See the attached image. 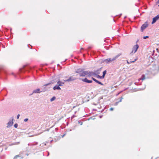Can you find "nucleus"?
Masks as SVG:
<instances>
[{"label": "nucleus", "instance_id": "f257e3e1", "mask_svg": "<svg viewBox=\"0 0 159 159\" xmlns=\"http://www.w3.org/2000/svg\"><path fill=\"white\" fill-rule=\"evenodd\" d=\"M86 75H87L88 77H91L93 75H96V72L92 71H83L80 74V76H84Z\"/></svg>", "mask_w": 159, "mask_h": 159}, {"label": "nucleus", "instance_id": "f03ea898", "mask_svg": "<svg viewBox=\"0 0 159 159\" xmlns=\"http://www.w3.org/2000/svg\"><path fill=\"white\" fill-rule=\"evenodd\" d=\"M13 120L14 119L13 117L11 118V119L9 120V122L7 123V128H9L12 126L13 124Z\"/></svg>", "mask_w": 159, "mask_h": 159}, {"label": "nucleus", "instance_id": "7ed1b4c3", "mask_svg": "<svg viewBox=\"0 0 159 159\" xmlns=\"http://www.w3.org/2000/svg\"><path fill=\"white\" fill-rule=\"evenodd\" d=\"M139 48V46L138 44H137L134 45L132 48V51L131 53H135Z\"/></svg>", "mask_w": 159, "mask_h": 159}, {"label": "nucleus", "instance_id": "20e7f679", "mask_svg": "<svg viewBox=\"0 0 159 159\" xmlns=\"http://www.w3.org/2000/svg\"><path fill=\"white\" fill-rule=\"evenodd\" d=\"M148 26V24L147 22H145L143 24L141 28V30L142 32H143V30Z\"/></svg>", "mask_w": 159, "mask_h": 159}, {"label": "nucleus", "instance_id": "39448f33", "mask_svg": "<svg viewBox=\"0 0 159 159\" xmlns=\"http://www.w3.org/2000/svg\"><path fill=\"white\" fill-rule=\"evenodd\" d=\"M76 79L75 78H74L72 76H70L67 80H64V81L66 82H70V81H74Z\"/></svg>", "mask_w": 159, "mask_h": 159}, {"label": "nucleus", "instance_id": "423d86ee", "mask_svg": "<svg viewBox=\"0 0 159 159\" xmlns=\"http://www.w3.org/2000/svg\"><path fill=\"white\" fill-rule=\"evenodd\" d=\"M159 19V14L153 18L152 24L154 23Z\"/></svg>", "mask_w": 159, "mask_h": 159}, {"label": "nucleus", "instance_id": "0eeeda50", "mask_svg": "<svg viewBox=\"0 0 159 159\" xmlns=\"http://www.w3.org/2000/svg\"><path fill=\"white\" fill-rule=\"evenodd\" d=\"M121 54V53H120L118 55H116L115 57H113L112 58H111V62L114 61L116 59H117L119 56H120Z\"/></svg>", "mask_w": 159, "mask_h": 159}, {"label": "nucleus", "instance_id": "6e6552de", "mask_svg": "<svg viewBox=\"0 0 159 159\" xmlns=\"http://www.w3.org/2000/svg\"><path fill=\"white\" fill-rule=\"evenodd\" d=\"M102 62H103L105 63L106 64L110 63L111 62V58H108L107 59H104L103 60Z\"/></svg>", "mask_w": 159, "mask_h": 159}, {"label": "nucleus", "instance_id": "1a4fd4ad", "mask_svg": "<svg viewBox=\"0 0 159 159\" xmlns=\"http://www.w3.org/2000/svg\"><path fill=\"white\" fill-rule=\"evenodd\" d=\"M57 84L59 86H62L64 85V82L60 80H59L57 82Z\"/></svg>", "mask_w": 159, "mask_h": 159}, {"label": "nucleus", "instance_id": "9d476101", "mask_svg": "<svg viewBox=\"0 0 159 159\" xmlns=\"http://www.w3.org/2000/svg\"><path fill=\"white\" fill-rule=\"evenodd\" d=\"M43 92V91H40L39 89H38L33 91V93H38Z\"/></svg>", "mask_w": 159, "mask_h": 159}, {"label": "nucleus", "instance_id": "9b49d317", "mask_svg": "<svg viewBox=\"0 0 159 159\" xmlns=\"http://www.w3.org/2000/svg\"><path fill=\"white\" fill-rule=\"evenodd\" d=\"M82 81L83 82L89 83H92V81L91 80H88V79L86 78H85L84 79L82 80Z\"/></svg>", "mask_w": 159, "mask_h": 159}, {"label": "nucleus", "instance_id": "f8f14e48", "mask_svg": "<svg viewBox=\"0 0 159 159\" xmlns=\"http://www.w3.org/2000/svg\"><path fill=\"white\" fill-rule=\"evenodd\" d=\"M92 79L94 81H95L97 83L99 84H100L101 85H103V84L101 82L98 81V80H96L93 77H92Z\"/></svg>", "mask_w": 159, "mask_h": 159}, {"label": "nucleus", "instance_id": "ddd939ff", "mask_svg": "<svg viewBox=\"0 0 159 159\" xmlns=\"http://www.w3.org/2000/svg\"><path fill=\"white\" fill-rule=\"evenodd\" d=\"M82 70V69H78L75 71V72L76 73H79L80 75V74L83 72Z\"/></svg>", "mask_w": 159, "mask_h": 159}, {"label": "nucleus", "instance_id": "4468645a", "mask_svg": "<svg viewBox=\"0 0 159 159\" xmlns=\"http://www.w3.org/2000/svg\"><path fill=\"white\" fill-rule=\"evenodd\" d=\"M58 85H56L53 88V89L54 90H55L56 89L57 90H61V89L60 87Z\"/></svg>", "mask_w": 159, "mask_h": 159}, {"label": "nucleus", "instance_id": "2eb2a0df", "mask_svg": "<svg viewBox=\"0 0 159 159\" xmlns=\"http://www.w3.org/2000/svg\"><path fill=\"white\" fill-rule=\"evenodd\" d=\"M145 79V75H142L141 77L138 80V81H139L140 80H143Z\"/></svg>", "mask_w": 159, "mask_h": 159}, {"label": "nucleus", "instance_id": "dca6fc26", "mask_svg": "<svg viewBox=\"0 0 159 159\" xmlns=\"http://www.w3.org/2000/svg\"><path fill=\"white\" fill-rule=\"evenodd\" d=\"M136 60H137V59H135L134 60V61H129L128 60H126V61H127V63L128 64H129L131 63H133V62H134Z\"/></svg>", "mask_w": 159, "mask_h": 159}, {"label": "nucleus", "instance_id": "f3484780", "mask_svg": "<svg viewBox=\"0 0 159 159\" xmlns=\"http://www.w3.org/2000/svg\"><path fill=\"white\" fill-rule=\"evenodd\" d=\"M107 73V71L106 70H105L103 72V75H102V78H104L105 75Z\"/></svg>", "mask_w": 159, "mask_h": 159}, {"label": "nucleus", "instance_id": "a211bd4d", "mask_svg": "<svg viewBox=\"0 0 159 159\" xmlns=\"http://www.w3.org/2000/svg\"><path fill=\"white\" fill-rule=\"evenodd\" d=\"M100 71H101L100 69H99L96 71H95L94 72H96V74H98L100 73Z\"/></svg>", "mask_w": 159, "mask_h": 159}, {"label": "nucleus", "instance_id": "6ab92c4d", "mask_svg": "<svg viewBox=\"0 0 159 159\" xmlns=\"http://www.w3.org/2000/svg\"><path fill=\"white\" fill-rule=\"evenodd\" d=\"M95 75L98 78H100L101 79H103V78H102V76H100L98 74H96V75Z\"/></svg>", "mask_w": 159, "mask_h": 159}, {"label": "nucleus", "instance_id": "aec40b11", "mask_svg": "<svg viewBox=\"0 0 159 159\" xmlns=\"http://www.w3.org/2000/svg\"><path fill=\"white\" fill-rule=\"evenodd\" d=\"M56 97L55 96L52 97V98L50 99V101L51 102H52L56 99Z\"/></svg>", "mask_w": 159, "mask_h": 159}, {"label": "nucleus", "instance_id": "412c9836", "mask_svg": "<svg viewBox=\"0 0 159 159\" xmlns=\"http://www.w3.org/2000/svg\"><path fill=\"white\" fill-rule=\"evenodd\" d=\"M19 157V155H17L16 156H15V157H14V158L13 159H17V157Z\"/></svg>", "mask_w": 159, "mask_h": 159}, {"label": "nucleus", "instance_id": "4be33fe9", "mask_svg": "<svg viewBox=\"0 0 159 159\" xmlns=\"http://www.w3.org/2000/svg\"><path fill=\"white\" fill-rule=\"evenodd\" d=\"M149 38V36H144L143 37V39H147V38Z\"/></svg>", "mask_w": 159, "mask_h": 159}, {"label": "nucleus", "instance_id": "5701e85b", "mask_svg": "<svg viewBox=\"0 0 159 159\" xmlns=\"http://www.w3.org/2000/svg\"><path fill=\"white\" fill-rule=\"evenodd\" d=\"M51 84V83H49L48 84H44L43 86H46L48 85H49Z\"/></svg>", "mask_w": 159, "mask_h": 159}, {"label": "nucleus", "instance_id": "b1692460", "mask_svg": "<svg viewBox=\"0 0 159 159\" xmlns=\"http://www.w3.org/2000/svg\"><path fill=\"white\" fill-rule=\"evenodd\" d=\"M18 124H16L14 125V127L16 128H17L18 127Z\"/></svg>", "mask_w": 159, "mask_h": 159}, {"label": "nucleus", "instance_id": "393cba45", "mask_svg": "<svg viewBox=\"0 0 159 159\" xmlns=\"http://www.w3.org/2000/svg\"><path fill=\"white\" fill-rule=\"evenodd\" d=\"M78 122H79V124H80V125H82V124H83V122H82V121H78Z\"/></svg>", "mask_w": 159, "mask_h": 159}, {"label": "nucleus", "instance_id": "a878e982", "mask_svg": "<svg viewBox=\"0 0 159 159\" xmlns=\"http://www.w3.org/2000/svg\"><path fill=\"white\" fill-rule=\"evenodd\" d=\"M118 103H119V102H115V103L114 104V106H116V105H118Z\"/></svg>", "mask_w": 159, "mask_h": 159}, {"label": "nucleus", "instance_id": "bb28decb", "mask_svg": "<svg viewBox=\"0 0 159 159\" xmlns=\"http://www.w3.org/2000/svg\"><path fill=\"white\" fill-rule=\"evenodd\" d=\"M123 99V98L121 97V98H120V101H119L118 102L119 103V102H121V101H122V99Z\"/></svg>", "mask_w": 159, "mask_h": 159}, {"label": "nucleus", "instance_id": "cd10ccee", "mask_svg": "<svg viewBox=\"0 0 159 159\" xmlns=\"http://www.w3.org/2000/svg\"><path fill=\"white\" fill-rule=\"evenodd\" d=\"M145 86L144 88H140L139 89V90H143L144 89H145Z\"/></svg>", "mask_w": 159, "mask_h": 159}, {"label": "nucleus", "instance_id": "c85d7f7f", "mask_svg": "<svg viewBox=\"0 0 159 159\" xmlns=\"http://www.w3.org/2000/svg\"><path fill=\"white\" fill-rule=\"evenodd\" d=\"M46 145V143H42L41 145L42 146H44L45 145Z\"/></svg>", "mask_w": 159, "mask_h": 159}, {"label": "nucleus", "instance_id": "c756f323", "mask_svg": "<svg viewBox=\"0 0 159 159\" xmlns=\"http://www.w3.org/2000/svg\"><path fill=\"white\" fill-rule=\"evenodd\" d=\"M28 120V118H25L24 119V121L25 122H26Z\"/></svg>", "mask_w": 159, "mask_h": 159}, {"label": "nucleus", "instance_id": "7c9ffc66", "mask_svg": "<svg viewBox=\"0 0 159 159\" xmlns=\"http://www.w3.org/2000/svg\"><path fill=\"white\" fill-rule=\"evenodd\" d=\"M157 70H156L155 71V72H158V70L159 69V68H158V67H157Z\"/></svg>", "mask_w": 159, "mask_h": 159}, {"label": "nucleus", "instance_id": "2f4dec72", "mask_svg": "<svg viewBox=\"0 0 159 159\" xmlns=\"http://www.w3.org/2000/svg\"><path fill=\"white\" fill-rule=\"evenodd\" d=\"M19 142H16L14 143V144H18L19 143Z\"/></svg>", "mask_w": 159, "mask_h": 159}, {"label": "nucleus", "instance_id": "473e14b6", "mask_svg": "<svg viewBox=\"0 0 159 159\" xmlns=\"http://www.w3.org/2000/svg\"><path fill=\"white\" fill-rule=\"evenodd\" d=\"M20 115L19 114H18L17 116V119H19V117H20Z\"/></svg>", "mask_w": 159, "mask_h": 159}, {"label": "nucleus", "instance_id": "72a5a7b5", "mask_svg": "<svg viewBox=\"0 0 159 159\" xmlns=\"http://www.w3.org/2000/svg\"><path fill=\"white\" fill-rule=\"evenodd\" d=\"M110 110L111 111H113V108H110Z\"/></svg>", "mask_w": 159, "mask_h": 159}, {"label": "nucleus", "instance_id": "f704fd0d", "mask_svg": "<svg viewBox=\"0 0 159 159\" xmlns=\"http://www.w3.org/2000/svg\"><path fill=\"white\" fill-rule=\"evenodd\" d=\"M156 66H153V68H156Z\"/></svg>", "mask_w": 159, "mask_h": 159}, {"label": "nucleus", "instance_id": "c9c22d12", "mask_svg": "<svg viewBox=\"0 0 159 159\" xmlns=\"http://www.w3.org/2000/svg\"><path fill=\"white\" fill-rule=\"evenodd\" d=\"M91 48V47H89V49Z\"/></svg>", "mask_w": 159, "mask_h": 159}, {"label": "nucleus", "instance_id": "e433bc0d", "mask_svg": "<svg viewBox=\"0 0 159 159\" xmlns=\"http://www.w3.org/2000/svg\"><path fill=\"white\" fill-rule=\"evenodd\" d=\"M157 3L159 4L158 6H159V3H158V1L157 2Z\"/></svg>", "mask_w": 159, "mask_h": 159}, {"label": "nucleus", "instance_id": "4c0bfd02", "mask_svg": "<svg viewBox=\"0 0 159 159\" xmlns=\"http://www.w3.org/2000/svg\"><path fill=\"white\" fill-rule=\"evenodd\" d=\"M136 83H137V82H135V84H136Z\"/></svg>", "mask_w": 159, "mask_h": 159}, {"label": "nucleus", "instance_id": "58836bf2", "mask_svg": "<svg viewBox=\"0 0 159 159\" xmlns=\"http://www.w3.org/2000/svg\"><path fill=\"white\" fill-rule=\"evenodd\" d=\"M158 3H159V0H158Z\"/></svg>", "mask_w": 159, "mask_h": 159}, {"label": "nucleus", "instance_id": "ea45409f", "mask_svg": "<svg viewBox=\"0 0 159 159\" xmlns=\"http://www.w3.org/2000/svg\"><path fill=\"white\" fill-rule=\"evenodd\" d=\"M49 153L48 152V156L49 155Z\"/></svg>", "mask_w": 159, "mask_h": 159}, {"label": "nucleus", "instance_id": "a19ab883", "mask_svg": "<svg viewBox=\"0 0 159 159\" xmlns=\"http://www.w3.org/2000/svg\"><path fill=\"white\" fill-rule=\"evenodd\" d=\"M52 141V140L51 141V142Z\"/></svg>", "mask_w": 159, "mask_h": 159}]
</instances>
